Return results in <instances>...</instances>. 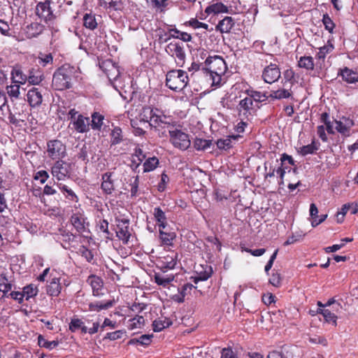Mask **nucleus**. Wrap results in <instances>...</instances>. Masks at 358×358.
I'll use <instances>...</instances> for the list:
<instances>
[{"mask_svg":"<svg viewBox=\"0 0 358 358\" xmlns=\"http://www.w3.org/2000/svg\"><path fill=\"white\" fill-rule=\"evenodd\" d=\"M79 69L76 66L64 64L59 67L54 73L52 78V86L56 90L69 89L72 86L73 81L79 76Z\"/></svg>","mask_w":358,"mask_h":358,"instance_id":"nucleus-1","label":"nucleus"},{"mask_svg":"<svg viewBox=\"0 0 358 358\" xmlns=\"http://www.w3.org/2000/svg\"><path fill=\"white\" fill-rule=\"evenodd\" d=\"M171 118L166 116L157 108H143L140 114V123L146 126L149 124L153 127H163L166 126L170 129Z\"/></svg>","mask_w":358,"mask_h":358,"instance_id":"nucleus-2","label":"nucleus"},{"mask_svg":"<svg viewBox=\"0 0 358 358\" xmlns=\"http://www.w3.org/2000/svg\"><path fill=\"white\" fill-rule=\"evenodd\" d=\"M188 82L187 73L182 70H171L166 75V85L175 92L182 90Z\"/></svg>","mask_w":358,"mask_h":358,"instance_id":"nucleus-3","label":"nucleus"},{"mask_svg":"<svg viewBox=\"0 0 358 358\" xmlns=\"http://www.w3.org/2000/svg\"><path fill=\"white\" fill-rule=\"evenodd\" d=\"M67 120L70 121L69 128L79 134L87 133L90 131V118L79 113L75 108H71L67 113Z\"/></svg>","mask_w":358,"mask_h":358,"instance_id":"nucleus-4","label":"nucleus"},{"mask_svg":"<svg viewBox=\"0 0 358 358\" xmlns=\"http://www.w3.org/2000/svg\"><path fill=\"white\" fill-rule=\"evenodd\" d=\"M169 141L174 148L184 151L190 147L189 136L182 130L171 127L169 129Z\"/></svg>","mask_w":358,"mask_h":358,"instance_id":"nucleus-5","label":"nucleus"},{"mask_svg":"<svg viewBox=\"0 0 358 358\" xmlns=\"http://www.w3.org/2000/svg\"><path fill=\"white\" fill-rule=\"evenodd\" d=\"M165 51L169 55L174 59L178 66H183L186 58L183 43L171 41L166 46Z\"/></svg>","mask_w":358,"mask_h":358,"instance_id":"nucleus-6","label":"nucleus"},{"mask_svg":"<svg viewBox=\"0 0 358 358\" xmlns=\"http://www.w3.org/2000/svg\"><path fill=\"white\" fill-rule=\"evenodd\" d=\"M226 69L225 61L221 56L217 55H211L206 66L203 67V70L209 71L212 76L215 74L218 80H220V76L225 72Z\"/></svg>","mask_w":358,"mask_h":358,"instance_id":"nucleus-7","label":"nucleus"},{"mask_svg":"<svg viewBox=\"0 0 358 358\" xmlns=\"http://www.w3.org/2000/svg\"><path fill=\"white\" fill-rule=\"evenodd\" d=\"M240 99L237 101L236 106V111L240 118L246 119L250 120V118L254 115L256 112V108L254 103L248 96L242 98L239 96Z\"/></svg>","mask_w":358,"mask_h":358,"instance_id":"nucleus-8","label":"nucleus"},{"mask_svg":"<svg viewBox=\"0 0 358 358\" xmlns=\"http://www.w3.org/2000/svg\"><path fill=\"white\" fill-rule=\"evenodd\" d=\"M66 145L61 141L55 139L47 143V155L53 160H62L66 155Z\"/></svg>","mask_w":358,"mask_h":358,"instance_id":"nucleus-9","label":"nucleus"},{"mask_svg":"<svg viewBox=\"0 0 358 358\" xmlns=\"http://www.w3.org/2000/svg\"><path fill=\"white\" fill-rule=\"evenodd\" d=\"M71 224L79 234L87 237L90 234L89 224L83 210L73 213L70 219Z\"/></svg>","mask_w":358,"mask_h":358,"instance_id":"nucleus-10","label":"nucleus"},{"mask_svg":"<svg viewBox=\"0 0 358 358\" xmlns=\"http://www.w3.org/2000/svg\"><path fill=\"white\" fill-rule=\"evenodd\" d=\"M71 171V164L63 160H57L51 168V173L57 180L69 178Z\"/></svg>","mask_w":358,"mask_h":358,"instance_id":"nucleus-11","label":"nucleus"},{"mask_svg":"<svg viewBox=\"0 0 358 358\" xmlns=\"http://www.w3.org/2000/svg\"><path fill=\"white\" fill-rule=\"evenodd\" d=\"M80 329L82 334H89L93 335L98 332L99 329V322H93L92 327L87 328L85 325V322L82 320L78 318H73L69 323V330L72 332H75L77 330Z\"/></svg>","mask_w":358,"mask_h":358,"instance_id":"nucleus-12","label":"nucleus"},{"mask_svg":"<svg viewBox=\"0 0 358 358\" xmlns=\"http://www.w3.org/2000/svg\"><path fill=\"white\" fill-rule=\"evenodd\" d=\"M117 237L122 241L124 245H127L131 237V233L129 232V221L126 218H117Z\"/></svg>","mask_w":358,"mask_h":358,"instance_id":"nucleus-13","label":"nucleus"},{"mask_svg":"<svg viewBox=\"0 0 358 358\" xmlns=\"http://www.w3.org/2000/svg\"><path fill=\"white\" fill-rule=\"evenodd\" d=\"M100 188L105 195H112L115 192L114 173L107 171L101 175Z\"/></svg>","mask_w":358,"mask_h":358,"instance_id":"nucleus-14","label":"nucleus"},{"mask_svg":"<svg viewBox=\"0 0 358 358\" xmlns=\"http://www.w3.org/2000/svg\"><path fill=\"white\" fill-rule=\"evenodd\" d=\"M281 72L278 66L275 64H270L266 66L262 71V79L268 84H272L279 80Z\"/></svg>","mask_w":358,"mask_h":358,"instance_id":"nucleus-15","label":"nucleus"},{"mask_svg":"<svg viewBox=\"0 0 358 358\" xmlns=\"http://www.w3.org/2000/svg\"><path fill=\"white\" fill-rule=\"evenodd\" d=\"M177 259V253L171 252L166 256L161 257L157 261V266L161 271H167L175 268Z\"/></svg>","mask_w":358,"mask_h":358,"instance_id":"nucleus-16","label":"nucleus"},{"mask_svg":"<svg viewBox=\"0 0 358 358\" xmlns=\"http://www.w3.org/2000/svg\"><path fill=\"white\" fill-rule=\"evenodd\" d=\"M36 13L45 22L52 20L54 18V15L50 8V1L47 0L44 2H39L36 5Z\"/></svg>","mask_w":358,"mask_h":358,"instance_id":"nucleus-17","label":"nucleus"},{"mask_svg":"<svg viewBox=\"0 0 358 358\" xmlns=\"http://www.w3.org/2000/svg\"><path fill=\"white\" fill-rule=\"evenodd\" d=\"M335 129L343 136H349L350 129L354 126V121L349 118L343 117L339 120L334 122Z\"/></svg>","mask_w":358,"mask_h":358,"instance_id":"nucleus-18","label":"nucleus"},{"mask_svg":"<svg viewBox=\"0 0 358 358\" xmlns=\"http://www.w3.org/2000/svg\"><path fill=\"white\" fill-rule=\"evenodd\" d=\"M27 101L31 107L38 106L43 101L42 90L39 87H31L27 94Z\"/></svg>","mask_w":358,"mask_h":358,"instance_id":"nucleus-19","label":"nucleus"},{"mask_svg":"<svg viewBox=\"0 0 358 358\" xmlns=\"http://www.w3.org/2000/svg\"><path fill=\"white\" fill-rule=\"evenodd\" d=\"M159 238L162 243L164 245L171 246L173 245V241L176 238V234L174 231L167 228H159Z\"/></svg>","mask_w":358,"mask_h":358,"instance_id":"nucleus-20","label":"nucleus"},{"mask_svg":"<svg viewBox=\"0 0 358 358\" xmlns=\"http://www.w3.org/2000/svg\"><path fill=\"white\" fill-rule=\"evenodd\" d=\"M167 271L155 273L154 275L155 282L164 287H168L173 281L175 275L172 273H166Z\"/></svg>","mask_w":358,"mask_h":358,"instance_id":"nucleus-21","label":"nucleus"},{"mask_svg":"<svg viewBox=\"0 0 358 358\" xmlns=\"http://www.w3.org/2000/svg\"><path fill=\"white\" fill-rule=\"evenodd\" d=\"M338 76H341L345 82L350 84L358 82L357 73L348 67L340 69Z\"/></svg>","mask_w":358,"mask_h":358,"instance_id":"nucleus-22","label":"nucleus"},{"mask_svg":"<svg viewBox=\"0 0 358 358\" xmlns=\"http://www.w3.org/2000/svg\"><path fill=\"white\" fill-rule=\"evenodd\" d=\"M87 282L92 287L94 296H99L103 294L101 292L103 289V281L99 277L90 275L87 279Z\"/></svg>","mask_w":358,"mask_h":358,"instance_id":"nucleus-23","label":"nucleus"},{"mask_svg":"<svg viewBox=\"0 0 358 358\" xmlns=\"http://www.w3.org/2000/svg\"><path fill=\"white\" fill-rule=\"evenodd\" d=\"M57 187L64 194V197L71 202L77 203L79 201V198L75 192L69 187L68 185L62 182L57 183Z\"/></svg>","mask_w":358,"mask_h":358,"instance_id":"nucleus-24","label":"nucleus"},{"mask_svg":"<svg viewBox=\"0 0 358 358\" xmlns=\"http://www.w3.org/2000/svg\"><path fill=\"white\" fill-rule=\"evenodd\" d=\"M114 302V300L92 302L88 305V310L99 312L102 310H107L113 306Z\"/></svg>","mask_w":358,"mask_h":358,"instance_id":"nucleus-25","label":"nucleus"},{"mask_svg":"<svg viewBox=\"0 0 358 358\" xmlns=\"http://www.w3.org/2000/svg\"><path fill=\"white\" fill-rule=\"evenodd\" d=\"M91 122L90 121V127L92 130L101 131L103 125L104 115L99 112H94L91 115Z\"/></svg>","mask_w":358,"mask_h":358,"instance_id":"nucleus-26","label":"nucleus"},{"mask_svg":"<svg viewBox=\"0 0 358 358\" xmlns=\"http://www.w3.org/2000/svg\"><path fill=\"white\" fill-rule=\"evenodd\" d=\"M194 286L190 283L183 285L180 288H178V294L173 296L172 299L178 303H182L185 296L189 293Z\"/></svg>","mask_w":358,"mask_h":358,"instance_id":"nucleus-27","label":"nucleus"},{"mask_svg":"<svg viewBox=\"0 0 358 358\" xmlns=\"http://www.w3.org/2000/svg\"><path fill=\"white\" fill-rule=\"evenodd\" d=\"M234 25V20L231 17H225L216 25V30L221 33H229Z\"/></svg>","mask_w":358,"mask_h":358,"instance_id":"nucleus-28","label":"nucleus"},{"mask_svg":"<svg viewBox=\"0 0 358 358\" xmlns=\"http://www.w3.org/2000/svg\"><path fill=\"white\" fill-rule=\"evenodd\" d=\"M245 94L250 98L252 103L255 102H263L267 100L268 96L265 93L253 90L252 88L247 89L245 91Z\"/></svg>","mask_w":358,"mask_h":358,"instance_id":"nucleus-29","label":"nucleus"},{"mask_svg":"<svg viewBox=\"0 0 358 358\" xmlns=\"http://www.w3.org/2000/svg\"><path fill=\"white\" fill-rule=\"evenodd\" d=\"M62 290L59 278H54L47 286V293L52 296H58Z\"/></svg>","mask_w":358,"mask_h":358,"instance_id":"nucleus-30","label":"nucleus"},{"mask_svg":"<svg viewBox=\"0 0 358 358\" xmlns=\"http://www.w3.org/2000/svg\"><path fill=\"white\" fill-rule=\"evenodd\" d=\"M205 12L207 15L224 13L228 12V8L222 3L217 2L208 6L206 8Z\"/></svg>","mask_w":358,"mask_h":358,"instance_id":"nucleus-31","label":"nucleus"},{"mask_svg":"<svg viewBox=\"0 0 358 358\" xmlns=\"http://www.w3.org/2000/svg\"><path fill=\"white\" fill-rule=\"evenodd\" d=\"M240 137L239 135H230L225 138L218 139L216 142L219 149L228 150L232 147V141H236Z\"/></svg>","mask_w":358,"mask_h":358,"instance_id":"nucleus-32","label":"nucleus"},{"mask_svg":"<svg viewBox=\"0 0 358 358\" xmlns=\"http://www.w3.org/2000/svg\"><path fill=\"white\" fill-rule=\"evenodd\" d=\"M44 79L43 73L39 69H32L29 72L27 80L34 85H39Z\"/></svg>","mask_w":358,"mask_h":358,"instance_id":"nucleus-33","label":"nucleus"},{"mask_svg":"<svg viewBox=\"0 0 358 358\" xmlns=\"http://www.w3.org/2000/svg\"><path fill=\"white\" fill-rule=\"evenodd\" d=\"M172 322L166 317H159L152 322L154 331L159 332L171 325Z\"/></svg>","mask_w":358,"mask_h":358,"instance_id":"nucleus-34","label":"nucleus"},{"mask_svg":"<svg viewBox=\"0 0 358 358\" xmlns=\"http://www.w3.org/2000/svg\"><path fill=\"white\" fill-rule=\"evenodd\" d=\"M153 215L157 222L159 228H166L167 222L165 213L159 207H157L154 208Z\"/></svg>","mask_w":358,"mask_h":358,"instance_id":"nucleus-35","label":"nucleus"},{"mask_svg":"<svg viewBox=\"0 0 358 358\" xmlns=\"http://www.w3.org/2000/svg\"><path fill=\"white\" fill-rule=\"evenodd\" d=\"M100 6L110 10H118L122 8L121 0H101Z\"/></svg>","mask_w":358,"mask_h":358,"instance_id":"nucleus-36","label":"nucleus"},{"mask_svg":"<svg viewBox=\"0 0 358 358\" xmlns=\"http://www.w3.org/2000/svg\"><path fill=\"white\" fill-rule=\"evenodd\" d=\"M210 53L205 49L201 48L197 50L196 53V60L202 64V68L206 66L208 59L210 58Z\"/></svg>","mask_w":358,"mask_h":358,"instance_id":"nucleus-37","label":"nucleus"},{"mask_svg":"<svg viewBox=\"0 0 358 358\" xmlns=\"http://www.w3.org/2000/svg\"><path fill=\"white\" fill-rule=\"evenodd\" d=\"M130 124L133 129L134 134L138 136H142L145 133L144 128L147 127L148 125L147 124L145 126L140 123V116L136 120H131Z\"/></svg>","mask_w":358,"mask_h":358,"instance_id":"nucleus-38","label":"nucleus"},{"mask_svg":"<svg viewBox=\"0 0 358 358\" xmlns=\"http://www.w3.org/2000/svg\"><path fill=\"white\" fill-rule=\"evenodd\" d=\"M123 141L122 131L119 127L113 129L110 133V145H117Z\"/></svg>","mask_w":358,"mask_h":358,"instance_id":"nucleus-39","label":"nucleus"},{"mask_svg":"<svg viewBox=\"0 0 358 358\" xmlns=\"http://www.w3.org/2000/svg\"><path fill=\"white\" fill-rule=\"evenodd\" d=\"M317 313L321 314L323 315L324 320L328 323H332L334 325H336V315L331 313L329 309L325 308H318L317 310Z\"/></svg>","mask_w":358,"mask_h":358,"instance_id":"nucleus-40","label":"nucleus"},{"mask_svg":"<svg viewBox=\"0 0 358 358\" xmlns=\"http://www.w3.org/2000/svg\"><path fill=\"white\" fill-rule=\"evenodd\" d=\"M13 285L8 281L6 275L0 274V292H3L4 297H8L7 294L11 290Z\"/></svg>","mask_w":358,"mask_h":358,"instance_id":"nucleus-41","label":"nucleus"},{"mask_svg":"<svg viewBox=\"0 0 358 358\" xmlns=\"http://www.w3.org/2000/svg\"><path fill=\"white\" fill-rule=\"evenodd\" d=\"M83 24L87 29L94 30L97 27L95 15L92 13H86L83 17Z\"/></svg>","mask_w":358,"mask_h":358,"instance_id":"nucleus-42","label":"nucleus"},{"mask_svg":"<svg viewBox=\"0 0 358 358\" xmlns=\"http://www.w3.org/2000/svg\"><path fill=\"white\" fill-rule=\"evenodd\" d=\"M298 66L300 68L306 69L308 71L313 70L315 66L313 58L310 56L301 57L298 62Z\"/></svg>","mask_w":358,"mask_h":358,"instance_id":"nucleus-43","label":"nucleus"},{"mask_svg":"<svg viewBox=\"0 0 358 358\" xmlns=\"http://www.w3.org/2000/svg\"><path fill=\"white\" fill-rule=\"evenodd\" d=\"M152 341V336L144 334L141 335L138 338H131L129 341V345H148Z\"/></svg>","mask_w":358,"mask_h":358,"instance_id":"nucleus-44","label":"nucleus"},{"mask_svg":"<svg viewBox=\"0 0 358 358\" xmlns=\"http://www.w3.org/2000/svg\"><path fill=\"white\" fill-rule=\"evenodd\" d=\"M37 59L38 64L43 67L52 65L53 62V57L51 53L39 52Z\"/></svg>","mask_w":358,"mask_h":358,"instance_id":"nucleus-45","label":"nucleus"},{"mask_svg":"<svg viewBox=\"0 0 358 358\" xmlns=\"http://www.w3.org/2000/svg\"><path fill=\"white\" fill-rule=\"evenodd\" d=\"M213 273V270L211 266H207L204 268L203 271H198V275L194 278V282L197 283L199 281H205L207 280Z\"/></svg>","mask_w":358,"mask_h":358,"instance_id":"nucleus-46","label":"nucleus"},{"mask_svg":"<svg viewBox=\"0 0 358 358\" xmlns=\"http://www.w3.org/2000/svg\"><path fill=\"white\" fill-rule=\"evenodd\" d=\"M22 292L24 298H25L26 300H29L37 295L38 289L36 286L33 284H30L23 287Z\"/></svg>","mask_w":358,"mask_h":358,"instance_id":"nucleus-47","label":"nucleus"},{"mask_svg":"<svg viewBox=\"0 0 358 358\" xmlns=\"http://www.w3.org/2000/svg\"><path fill=\"white\" fill-rule=\"evenodd\" d=\"M212 144L210 140L196 138L193 142L194 148L196 150H205L210 148Z\"/></svg>","mask_w":358,"mask_h":358,"instance_id":"nucleus-48","label":"nucleus"},{"mask_svg":"<svg viewBox=\"0 0 358 358\" xmlns=\"http://www.w3.org/2000/svg\"><path fill=\"white\" fill-rule=\"evenodd\" d=\"M292 96V92L285 89H280L278 90L272 91L270 94V97L273 99H287Z\"/></svg>","mask_w":358,"mask_h":358,"instance_id":"nucleus-49","label":"nucleus"},{"mask_svg":"<svg viewBox=\"0 0 358 358\" xmlns=\"http://www.w3.org/2000/svg\"><path fill=\"white\" fill-rule=\"evenodd\" d=\"M159 164V159L156 157H149L143 163V172H150L155 170Z\"/></svg>","mask_w":358,"mask_h":358,"instance_id":"nucleus-50","label":"nucleus"},{"mask_svg":"<svg viewBox=\"0 0 358 358\" xmlns=\"http://www.w3.org/2000/svg\"><path fill=\"white\" fill-rule=\"evenodd\" d=\"M145 320L143 316L137 315L136 317L130 319L127 322V327L129 329H135L141 328L144 324Z\"/></svg>","mask_w":358,"mask_h":358,"instance_id":"nucleus-51","label":"nucleus"},{"mask_svg":"<svg viewBox=\"0 0 358 358\" xmlns=\"http://www.w3.org/2000/svg\"><path fill=\"white\" fill-rule=\"evenodd\" d=\"M38 344L40 347H43L49 350L56 348L59 345L57 341H48L45 340L43 336L39 335L38 337Z\"/></svg>","mask_w":358,"mask_h":358,"instance_id":"nucleus-52","label":"nucleus"},{"mask_svg":"<svg viewBox=\"0 0 358 358\" xmlns=\"http://www.w3.org/2000/svg\"><path fill=\"white\" fill-rule=\"evenodd\" d=\"M106 75L107 76L108 80L110 82H114L113 83V87L115 89H117V85L116 83L118 81V78H119V76H120V70H119L118 66H115L114 68L110 69L109 71V72H108Z\"/></svg>","mask_w":358,"mask_h":358,"instance_id":"nucleus-53","label":"nucleus"},{"mask_svg":"<svg viewBox=\"0 0 358 358\" xmlns=\"http://www.w3.org/2000/svg\"><path fill=\"white\" fill-rule=\"evenodd\" d=\"M334 50V46L332 45H324L319 48V51L316 55V57L318 59L324 60L327 54L331 52Z\"/></svg>","mask_w":358,"mask_h":358,"instance_id":"nucleus-54","label":"nucleus"},{"mask_svg":"<svg viewBox=\"0 0 358 358\" xmlns=\"http://www.w3.org/2000/svg\"><path fill=\"white\" fill-rule=\"evenodd\" d=\"M20 85L17 83H14L9 86H7V93L8 96L12 99H17L20 96Z\"/></svg>","mask_w":358,"mask_h":358,"instance_id":"nucleus-55","label":"nucleus"},{"mask_svg":"<svg viewBox=\"0 0 358 358\" xmlns=\"http://www.w3.org/2000/svg\"><path fill=\"white\" fill-rule=\"evenodd\" d=\"M185 24L189 25V27L195 29L203 28L204 29L208 30V24L199 22L196 18H191L188 22H186Z\"/></svg>","mask_w":358,"mask_h":358,"instance_id":"nucleus-56","label":"nucleus"},{"mask_svg":"<svg viewBox=\"0 0 358 358\" xmlns=\"http://www.w3.org/2000/svg\"><path fill=\"white\" fill-rule=\"evenodd\" d=\"M318 148L314 142L307 145H304L300 148L299 153L303 156L314 153Z\"/></svg>","mask_w":358,"mask_h":358,"instance_id":"nucleus-57","label":"nucleus"},{"mask_svg":"<svg viewBox=\"0 0 358 358\" xmlns=\"http://www.w3.org/2000/svg\"><path fill=\"white\" fill-rule=\"evenodd\" d=\"M13 75V83H17L19 85H22L26 83V80L28 78L25 75L22 73L20 71H15V73H12Z\"/></svg>","mask_w":358,"mask_h":358,"instance_id":"nucleus-58","label":"nucleus"},{"mask_svg":"<svg viewBox=\"0 0 358 358\" xmlns=\"http://www.w3.org/2000/svg\"><path fill=\"white\" fill-rule=\"evenodd\" d=\"M115 64L110 59H106L99 63L100 69L106 74L110 69L115 66Z\"/></svg>","mask_w":358,"mask_h":358,"instance_id":"nucleus-59","label":"nucleus"},{"mask_svg":"<svg viewBox=\"0 0 358 358\" xmlns=\"http://www.w3.org/2000/svg\"><path fill=\"white\" fill-rule=\"evenodd\" d=\"M79 253L88 262H91L92 260L93 259L94 256L92 255V251L90 250H89L87 248H86L85 246L82 245L79 248Z\"/></svg>","mask_w":358,"mask_h":358,"instance_id":"nucleus-60","label":"nucleus"},{"mask_svg":"<svg viewBox=\"0 0 358 358\" xmlns=\"http://www.w3.org/2000/svg\"><path fill=\"white\" fill-rule=\"evenodd\" d=\"M322 22L325 27V29L331 33L334 29L335 24L328 14L323 15Z\"/></svg>","mask_w":358,"mask_h":358,"instance_id":"nucleus-61","label":"nucleus"},{"mask_svg":"<svg viewBox=\"0 0 358 358\" xmlns=\"http://www.w3.org/2000/svg\"><path fill=\"white\" fill-rule=\"evenodd\" d=\"M34 178V180H39L40 182L43 184L49 178V174L46 171L41 170L35 173Z\"/></svg>","mask_w":358,"mask_h":358,"instance_id":"nucleus-62","label":"nucleus"},{"mask_svg":"<svg viewBox=\"0 0 358 358\" xmlns=\"http://www.w3.org/2000/svg\"><path fill=\"white\" fill-rule=\"evenodd\" d=\"M284 78L286 81L294 84L296 82L295 73L292 69H287L283 73Z\"/></svg>","mask_w":358,"mask_h":358,"instance_id":"nucleus-63","label":"nucleus"},{"mask_svg":"<svg viewBox=\"0 0 358 358\" xmlns=\"http://www.w3.org/2000/svg\"><path fill=\"white\" fill-rule=\"evenodd\" d=\"M241 121L237 123L235 126V131L238 133H243L245 131V128L248 125V121L246 119L240 118Z\"/></svg>","mask_w":358,"mask_h":358,"instance_id":"nucleus-64","label":"nucleus"}]
</instances>
